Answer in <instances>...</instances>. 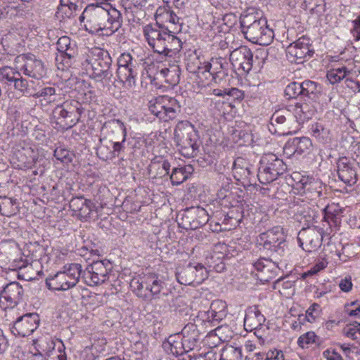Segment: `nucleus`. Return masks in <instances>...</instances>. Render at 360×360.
Segmentation results:
<instances>
[{
    "instance_id": "nucleus-1",
    "label": "nucleus",
    "mask_w": 360,
    "mask_h": 360,
    "mask_svg": "<svg viewBox=\"0 0 360 360\" xmlns=\"http://www.w3.org/2000/svg\"><path fill=\"white\" fill-rule=\"evenodd\" d=\"M79 20L84 22L86 30L91 33L109 30L117 32L122 26L123 18L120 11L109 4H89L86 6Z\"/></svg>"
},
{
    "instance_id": "nucleus-2",
    "label": "nucleus",
    "mask_w": 360,
    "mask_h": 360,
    "mask_svg": "<svg viewBox=\"0 0 360 360\" xmlns=\"http://www.w3.org/2000/svg\"><path fill=\"white\" fill-rule=\"evenodd\" d=\"M81 65L82 70L96 81L111 82L113 76L112 58L108 51L98 47L89 50L83 56Z\"/></svg>"
},
{
    "instance_id": "nucleus-3",
    "label": "nucleus",
    "mask_w": 360,
    "mask_h": 360,
    "mask_svg": "<svg viewBox=\"0 0 360 360\" xmlns=\"http://www.w3.org/2000/svg\"><path fill=\"white\" fill-rule=\"evenodd\" d=\"M0 82L8 87L13 89L23 96H34L35 98L43 97L48 103L54 101L52 97L56 94V89L53 87H44L34 93L31 84L22 77L18 70L10 66H4L0 68Z\"/></svg>"
},
{
    "instance_id": "nucleus-4",
    "label": "nucleus",
    "mask_w": 360,
    "mask_h": 360,
    "mask_svg": "<svg viewBox=\"0 0 360 360\" xmlns=\"http://www.w3.org/2000/svg\"><path fill=\"white\" fill-rule=\"evenodd\" d=\"M240 24L241 32L248 41L261 46H267L272 41L274 31L269 27L265 18L246 13L240 16Z\"/></svg>"
},
{
    "instance_id": "nucleus-5",
    "label": "nucleus",
    "mask_w": 360,
    "mask_h": 360,
    "mask_svg": "<svg viewBox=\"0 0 360 360\" xmlns=\"http://www.w3.org/2000/svg\"><path fill=\"white\" fill-rule=\"evenodd\" d=\"M174 141L182 155L191 158L198 150L199 136L194 126L188 121L178 122L174 129Z\"/></svg>"
},
{
    "instance_id": "nucleus-6",
    "label": "nucleus",
    "mask_w": 360,
    "mask_h": 360,
    "mask_svg": "<svg viewBox=\"0 0 360 360\" xmlns=\"http://www.w3.org/2000/svg\"><path fill=\"white\" fill-rule=\"evenodd\" d=\"M84 112L82 104L71 100L58 105L52 112V120L61 129H68L75 126Z\"/></svg>"
},
{
    "instance_id": "nucleus-7",
    "label": "nucleus",
    "mask_w": 360,
    "mask_h": 360,
    "mask_svg": "<svg viewBox=\"0 0 360 360\" xmlns=\"http://www.w3.org/2000/svg\"><path fill=\"white\" fill-rule=\"evenodd\" d=\"M82 273V265L77 263L66 264L63 271L46 278V283L49 289L65 291L72 288L79 282Z\"/></svg>"
},
{
    "instance_id": "nucleus-8",
    "label": "nucleus",
    "mask_w": 360,
    "mask_h": 360,
    "mask_svg": "<svg viewBox=\"0 0 360 360\" xmlns=\"http://www.w3.org/2000/svg\"><path fill=\"white\" fill-rule=\"evenodd\" d=\"M286 170V165L276 155L264 154L259 161L257 179L261 184H267L283 174Z\"/></svg>"
},
{
    "instance_id": "nucleus-9",
    "label": "nucleus",
    "mask_w": 360,
    "mask_h": 360,
    "mask_svg": "<svg viewBox=\"0 0 360 360\" xmlns=\"http://www.w3.org/2000/svg\"><path fill=\"white\" fill-rule=\"evenodd\" d=\"M0 266L16 271L28 267V262L23 259L19 246L13 240L0 243Z\"/></svg>"
},
{
    "instance_id": "nucleus-10",
    "label": "nucleus",
    "mask_w": 360,
    "mask_h": 360,
    "mask_svg": "<svg viewBox=\"0 0 360 360\" xmlns=\"http://www.w3.org/2000/svg\"><path fill=\"white\" fill-rule=\"evenodd\" d=\"M269 131L273 134L285 136L296 132L298 124L291 111L286 108L276 110L270 118Z\"/></svg>"
},
{
    "instance_id": "nucleus-11",
    "label": "nucleus",
    "mask_w": 360,
    "mask_h": 360,
    "mask_svg": "<svg viewBox=\"0 0 360 360\" xmlns=\"http://www.w3.org/2000/svg\"><path fill=\"white\" fill-rule=\"evenodd\" d=\"M148 108L152 114L164 122L174 119L181 110L178 101L167 96H160L150 101Z\"/></svg>"
},
{
    "instance_id": "nucleus-12",
    "label": "nucleus",
    "mask_w": 360,
    "mask_h": 360,
    "mask_svg": "<svg viewBox=\"0 0 360 360\" xmlns=\"http://www.w3.org/2000/svg\"><path fill=\"white\" fill-rule=\"evenodd\" d=\"M178 282L182 285H199L205 281L208 275L205 267L200 263H188L178 266L176 271Z\"/></svg>"
},
{
    "instance_id": "nucleus-13",
    "label": "nucleus",
    "mask_w": 360,
    "mask_h": 360,
    "mask_svg": "<svg viewBox=\"0 0 360 360\" xmlns=\"http://www.w3.org/2000/svg\"><path fill=\"white\" fill-rule=\"evenodd\" d=\"M111 268V263L108 260L93 262L82 271V278L89 286L101 285L109 278Z\"/></svg>"
},
{
    "instance_id": "nucleus-14",
    "label": "nucleus",
    "mask_w": 360,
    "mask_h": 360,
    "mask_svg": "<svg viewBox=\"0 0 360 360\" xmlns=\"http://www.w3.org/2000/svg\"><path fill=\"white\" fill-rule=\"evenodd\" d=\"M263 247L272 250L278 256H282L285 252V239L283 229L277 226L259 235Z\"/></svg>"
},
{
    "instance_id": "nucleus-15",
    "label": "nucleus",
    "mask_w": 360,
    "mask_h": 360,
    "mask_svg": "<svg viewBox=\"0 0 360 360\" xmlns=\"http://www.w3.org/2000/svg\"><path fill=\"white\" fill-rule=\"evenodd\" d=\"M56 49L59 55L56 56V60L63 64L64 68L72 66L76 62L77 56V49L75 43L72 42L70 38L68 36H63L58 39L56 43ZM58 68H60L58 66Z\"/></svg>"
},
{
    "instance_id": "nucleus-16",
    "label": "nucleus",
    "mask_w": 360,
    "mask_h": 360,
    "mask_svg": "<svg viewBox=\"0 0 360 360\" xmlns=\"http://www.w3.org/2000/svg\"><path fill=\"white\" fill-rule=\"evenodd\" d=\"M323 229L317 226L303 228L297 235V241L302 249L313 252L321 247L323 241Z\"/></svg>"
},
{
    "instance_id": "nucleus-17",
    "label": "nucleus",
    "mask_w": 360,
    "mask_h": 360,
    "mask_svg": "<svg viewBox=\"0 0 360 360\" xmlns=\"http://www.w3.org/2000/svg\"><path fill=\"white\" fill-rule=\"evenodd\" d=\"M314 53L311 49L310 39L302 37L290 44L286 49V56L290 63H302L304 58L310 57Z\"/></svg>"
},
{
    "instance_id": "nucleus-18",
    "label": "nucleus",
    "mask_w": 360,
    "mask_h": 360,
    "mask_svg": "<svg viewBox=\"0 0 360 360\" xmlns=\"http://www.w3.org/2000/svg\"><path fill=\"white\" fill-rule=\"evenodd\" d=\"M18 59L23 63L18 70L20 72L21 71L25 75L36 79H40L46 75V72L43 62L37 59L35 56L22 55L18 56Z\"/></svg>"
},
{
    "instance_id": "nucleus-19",
    "label": "nucleus",
    "mask_w": 360,
    "mask_h": 360,
    "mask_svg": "<svg viewBox=\"0 0 360 360\" xmlns=\"http://www.w3.org/2000/svg\"><path fill=\"white\" fill-rule=\"evenodd\" d=\"M39 317L36 313L25 314L17 319L11 328V333L17 336L30 335L39 326Z\"/></svg>"
},
{
    "instance_id": "nucleus-20",
    "label": "nucleus",
    "mask_w": 360,
    "mask_h": 360,
    "mask_svg": "<svg viewBox=\"0 0 360 360\" xmlns=\"http://www.w3.org/2000/svg\"><path fill=\"white\" fill-rule=\"evenodd\" d=\"M164 283L155 274H149L141 278V281L133 280L131 283V287L134 291L140 297H143L146 295L142 293L143 288L151 292L153 295L159 294L163 288Z\"/></svg>"
},
{
    "instance_id": "nucleus-21",
    "label": "nucleus",
    "mask_w": 360,
    "mask_h": 360,
    "mask_svg": "<svg viewBox=\"0 0 360 360\" xmlns=\"http://www.w3.org/2000/svg\"><path fill=\"white\" fill-rule=\"evenodd\" d=\"M252 53L246 46L234 49L229 55V60L233 67L244 72H249L252 68Z\"/></svg>"
},
{
    "instance_id": "nucleus-22",
    "label": "nucleus",
    "mask_w": 360,
    "mask_h": 360,
    "mask_svg": "<svg viewBox=\"0 0 360 360\" xmlns=\"http://www.w3.org/2000/svg\"><path fill=\"white\" fill-rule=\"evenodd\" d=\"M143 35L154 52L157 51L161 41L169 32V29L159 22L149 24L143 27Z\"/></svg>"
},
{
    "instance_id": "nucleus-23",
    "label": "nucleus",
    "mask_w": 360,
    "mask_h": 360,
    "mask_svg": "<svg viewBox=\"0 0 360 360\" xmlns=\"http://www.w3.org/2000/svg\"><path fill=\"white\" fill-rule=\"evenodd\" d=\"M169 169L170 164L167 160L161 156L155 157L148 167L149 178L162 184L163 180H167Z\"/></svg>"
},
{
    "instance_id": "nucleus-24",
    "label": "nucleus",
    "mask_w": 360,
    "mask_h": 360,
    "mask_svg": "<svg viewBox=\"0 0 360 360\" xmlns=\"http://www.w3.org/2000/svg\"><path fill=\"white\" fill-rule=\"evenodd\" d=\"M253 265L257 271V278L262 283L274 278L279 271L278 263L269 259L260 258Z\"/></svg>"
},
{
    "instance_id": "nucleus-25",
    "label": "nucleus",
    "mask_w": 360,
    "mask_h": 360,
    "mask_svg": "<svg viewBox=\"0 0 360 360\" xmlns=\"http://www.w3.org/2000/svg\"><path fill=\"white\" fill-rule=\"evenodd\" d=\"M181 47V41L169 31L161 41L159 46L160 49H158L155 53L168 58H172L179 52Z\"/></svg>"
},
{
    "instance_id": "nucleus-26",
    "label": "nucleus",
    "mask_w": 360,
    "mask_h": 360,
    "mask_svg": "<svg viewBox=\"0 0 360 360\" xmlns=\"http://www.w3.org/2000/svg\"><path fill=\"white\" fill-rule=\"evenodd\" d=\"M339 179L345 184L353 185L356 182L357 174L354 164L350 162L346 157L340 158L338 163Z\"/></svg>"
},
{
    "instance_id": "nucleus-27",
    "label": "nucleus",
    "mask_w": 360,
    "mask_h": 360,
    "mask_svg": "<svg viewBox=\"0 0 360 360\" xmlns=\"http://www.w3.org/2000/svg\"><path fill=\"white\" fill-rule=\"evenodd\" d=\"M226 304L225 302L217 300H214L210 309L204 313V320L211 323L213 326L218 324L226 316Z\"/></svg>"
},
{
    "instance_id": "nucleus-28",
    "label": "nucleus",
    "mask_w": 360,
    "mask_h": 360,
    "mask_svg": "<svg viewBox=\"0 0 360 360\" xmlns=\"http://www.w3.org/2000/svg\"><path fill=\"white\" fill-rule=\"evenodd\" d=\"M228 63L221 57L212 58L210 62L207 63V68L202 71L208 70L210 72H214L209 73V76L212 77L215 83H218L228 75Z\"/></svg>"
},
{
    "instance_id": "nucleus-29",
    "label": "nucleus",
    "mask_w": 360,
    "mask_h": 360,
    "mask_svg": "<svg viewBox=\"0 0 360 360\" xmlns=\"http://www.w3.org/2000/svg\"><path fill=\"white\" fill-rule=\"evenodd\" d=\"M233 174L234 178L240 181L243 184H252V175L248 163L243 158H237L232 167Z\"/></svg>"
},
{
    "instance_id": "nucleus-30",
    "label": "nucleus",
    "mask_w": 360,
    "mask_h": 360,
    "mask_svg": "<svg viewBox=\"0 0 360 360\" xmlns=\"http://www.w3.org/2000/svg\"><path fill=\"white\" fill-rule=\"evenodd\" d=\"M181 335L183 344L187 351H191L197 347L200 339V332L197 325L188 323L181 330Z\"/></svg>"
},
{
    "instance_id": "nucleus-31",
    "label": "nucleus",
    "mask_w": 360,
    "mask_h": 360,
    "mask_svg": "<svg viewBox=\"0 0 360 360\" xmlns=\"http://www.w3.org/2000/svg\"><path fill=\"white\" fill-rule=\"evenodd\" d=\"M266 319L260 311L256 307L248 309L245 319L244 327L248 331H252L257 328L262 327Z\"/></svg>"
},
{
    "instance_id": "nucleus-32",
    "label": "nucleus",
    "mask_w": 360,
    "mask_h": 360,
    "mask_svg": "<svg viewBox=\"0 0 360 360\" xmlns=\"http://www.w3.org/2000/svg\"><path fill=\"white\" fill-rule=\"evenodd\" d=\"M314 112L315 107L311 103L298 102L294 105L293 117L298 125L309 120Z\"/></svg>"
},
{
    "instance_id": "nucleus-33",
    "label": "nucleus",
    "mask_w": 360,
    "mask_h": 360,
    "mask_svg": "<svg viewBox=\"0 0 360 360\" xmlns=\"http://www.w3.org/2000/svg\"><path fill=\"white\" fill-rule=\"evenodd\" d=\"M103 129L107 130L111 141L123 139L126 140L127 130L124 123L117 119L111 120L105 122Z\"/></svg>"
},
{
    "instance_id": "nucleus-34",
    "label": "nucleus",
    "mask_w": 360,
    "mask_h": 360,
    "mask_svg": "<svg viewBox=\"0 0 360 360\" xmlns=\"http://www.w3.org/2000/svg\"><path fill=\"white\" fill-rule=\"evenodd\" d=\"M163 347L167 352H171L172 354L179 356L184 353L188 352L183 344V340L180 334L170 335L167 340L163 342Z\"/></svg>"
},
{
    "instance_id": "nucleus-35",
    "label": "nucleus",
    "mask_w": 360,
    "mask_h": 360,
    "mask_svg": "<svg viewBox=\"0 0 360 360\" xmlns=\"http://www.w3.org/2000/svg\"><path fill=\"white\" fill-rule=\"evenodd\" d=\"M183 14H178V11L175 13L172 8H158L155 13V20L157 21L156 23L159 22L162 24L165 22H169L172 24H179L180 17L179 15H182Z\"/></svg>"
},
{
    "instance_id": "nucleus-36",
    "label": "nucleus",
    "mask_w": 360,
    "mask_h": 360,
    "mask_svg": "<svg viewBox=\"0 0 360 360\" xmlns=\"http://www.w3.org/2000/svg\"><path fill=\"white\" fill-rule=\"evenodd\" d=\"M302 96L307 97L312 101H316L321 93V86L316 82L311 80H304L302 82Z\"/></svg>"
},
{
    "instance_id": "nucleus-37",
    "label": "nucleus",
    "mask_w": 360,
    "mask_h": 360,
    "mask_svg": "<svg viewBox=\"0 0 360 360\" xmlns=\"http://www.w3.org/2000/svg\"><path fill=\"white\" fill-rule=\"evenodd\" d=\"M187 217L197 220L198 224H205L208 221V213L206 210L199 205L191 206L184 209Z\"/></svg>"
},
{
    "instance_id": "nucleus-38",
    "label": "nucleus",
    "mask_w": 360,
    "mask_h": 360,
    "mask_svg": "<svg viewBox=\"0 0 360 360\" xmlns=\"http://www.w3.org/2000/svg\"><path fill=\"white\" fill-rule=\"evenodd\" d=\"M82 8V0H61L59 11L64 12L65 14L70 18L77 11Z\"/></svg>"
},
{
    "instance_id": "nucleus-39",
    "label": "nucleus",
    "mask_w": 360,
    "mask_h": 360,
    "mask_svg": "<svg viewBox=\"0 0 360 360\" xmlns=\"http://www.w3.org/2000/svg\"><path fill=\"white\" fill-rule=\"evenodd\" d=\"M323 211L325 212V217L336 223L343 217L345 207H340V204H327L323 208Z\"/></svg>"
},
{
    "instance_id": "nucleus-40",
    "label": "nucleus",
    "mask_w": 360,
    "mask_h": 360,
    "mask_svg": "<svg viewBox=\"0 0 360 360\" xmlns=\"http://www.w3.org/2000/svg\"><path fill=\"white\" fill-rule=\"evenodd\" d=\"M352 74L346 67L333 68L327 72V78L331 84H335Z\"/></svg>"
},
{
    "instance_id": "nucleus-41",
    "label": "nucleus",
    "mask_w": 360,
    "mask_h": 360,
    "mask_svg": "<svg viewBox=\"0 0 360 360\" xmlns=\"http://www.w3.org/2000/svg\"><path fill=\"white\" fill-rule=\"evenodd\" d=\"M242 349L232 345L225 346L221 353L220 360H242Z\"/></svg>"
},
{
    "instance_id": "nucleus-42",
    "label": "nucleus",
    "mask_w": 360,
    "mask_h": 360,
    "mask_svg": "<svg viewBox=\"0 0 360 360\" xmlns=\"http://www.w3.org/2000/svg\"><path fill=\"white\" fill-rule=\"evenodd\" d=\"M79 212L77 213V217L81 219H86L94 217V214H96V217L98 215V212L103 208V204H98V207H95V204H81Z\"/></svg>"
},
{
    "instance_id": "nucleus-43",
    "label": "nucleus",
    "mask_w": 360,
    "mask_h": 360,
    "mask_svg": "<svg viewBox=\"0 0 360 360\" xmlns=\"http://www.w3.org/2000/svg\"><path fill=\"white\" fill-rule=\"evenodd\" d=\"M136 74L135 67H118L117 70V76L122 82H128L129 84L131 82L134 84Z\"/></svg>"
},
{
    "instance_id": "nucleus-44",
    "label": "nucleus",
    "mask_w": 360,
    "mask_h": 360,
    "mask_svg": "<svg viewBox=\"0 0 360 360\" xmlns=\"http://www.w3.org/2000/svg\"><path fill=\"white\" fill-rule=\"evenodd\" d=\"M291 140L295 148L297 155H301L304 154L311 147V141L307 137H295Z\"/></svg>"
},
{
    "instance_id": "nucleus-45",
    "label": "nucleus",
    "mask_w": 360,
    "mask_h": 360,
    "mask_svg": "<svg viewBox=\"0 0 360 360\" xmlns=\"http://www.w3.org/2000/svg\"><path fill=\"white\" fill-rule=\"evenodd\" d=\"M216 200H226L227 202H241L240 200L236 198V193H233V191L229 189V186H228L227 188H221L218 191Z\"/></svg>"
},
{
    "instance_id": "nucleus-46",
    "label": "nucleus",
    "mask_w": 360,
    "mask_h": 360,
    "mask_svg": "<svg viewBox=\"0 0 360 360\" xmlns=\"http://www.w3.org/2000/svg\"><path fill=\"white\" fill-rule=\"evenodd\" d=\"M230 248H232L230 245H226L224 243H217L214 245L212 248L213 255L212 258H216L217 260L224 259L227 257L230 253Z\"/></svg>"
},
{
    "instance_id": "nucleus-47",
    "label": "nucleus",
    "mask_w": 360,
    "mask_h": 360,
    "mask_svg": "<svg viewBox=\"0 0 360 360\" xmlns=\"http://www.w3.org/2000/svg\"><path fill=\"white\" fill-rule=\"evenodd\" d=\"M9 296L16 298L17 300L20 301L23 293L22 286L17 282H12L8 284L2 290Z\"/></svg>"
},
{
    "instance_id": "nucleus-48",
    "label": "nucleus",
    "mask_w": 360,
    "mask_h": 360,
    "mask_svg": "<svg viewBox=\"0 0 360 360\" xmlns=\"http://www.w3.org/2000/svg\"><path fill=\"white\" fill-rule=\"evenodd\" d=\"M188 174L186 168H174L169 176L171 182L173 185H179L188 179Z\"/></svg>"
},
{
    "instance_id": "nucleus-49",
    "label": "nucleus",
    "mask_w": 360,
    "mask_h": 360,
    "mask_svg": "<svg viewBox=\"0 0 360 360\" xmlns=\"http://www.w3.org/2000/svg\"><path fill=\"white\" fill-rule=\"evenodd\" d=\"M103 139H101L100 141L101 142V146L97 149V155L100 158V159L107 161L109 160H112V150H110V146L112 145V141H105V143H102Z\"/></svg>"
},
{
    "instance_id": "nucleus-50",
    "label": "nucleus",
    "mask_w": 360,
    "mask_h": 360,
    "mask_svg": "<svg viewBox=\"0 0 360 360\" xmlns=\"http://www.w3.org/2000/svg\"><path fill=\"white\" fill-rule=\"evenodd\" d=\"M285 94L288 98H297L298 96H302V82H292L289 84L285 87Z\"/></svg>"
},
{
    "instance_id": "nucleus-51",
    "label": "nucleus",
    "mask_w": 360,
    "mask_h": 360,
    "mask_svg": "<svg viewBox=\"0 0 360 360\" xmlns=\"http://www.w3.org/2000/svg\"><path fill=\"white\" fill-rule=\"evenodd\" d=\"M168 77L166 82L170 84H176L179 82L181 70L178 65H169L167 70Z\"/></svg>"
},
{
    "instance_id": "nucleus-52",
    "label": "nucleus",
    "mask_w": 360,
    "mask_h": 360,
    "mask_svg": "<svg viewBox=\"0 0 360 360\" xmlns=\"http://www.w3.org/2000/svg\"><path fill=\"white\" fill-rule=\"evenodd\" d=\"M54 156L62 162L68 164L72 161L74 155L65 148H57L54 150Z\"/></svg>"
},
{
    "instance_id": "nucleus-53",
    "label": "nucleus",
    "mask_w": 360,
    "mask_h": 360,
    "mask_svg": "<svg viewBox=\"0 0 360 360\" xmlns=\"http://www.w3.org/2000/svg\"><path fill=\"white\" fill-rule=\"evenodd\" d=\"M19 302L16 298L9 296L3 291L0 293V307L4 310L8 308H13Z\"/></svg>"
},
{
    "instance_id": "nucleus-54",
    "label": "nucleus",
    "mask_w": 360,
    "mask_h": 360,
    "mask_svg": "<svg viewBox=\"0 0 360 360\" xmlns=\"http://www.w3.org/2000/svg\"><path fill=\"white\" fill-rule=\"evenodd\" d=\"M323 0H305L306 7L311 13L321 14L324 12Z\"/></svg>"
},
{
    "instance_id": "nucleus-55",
    "label": "nucleus",
    "mask_w": 360,
    "mask_h": 360,
    "mask_svg": "<svg viewBox=\"0 0 360 360\" xmlns=\"http://www.w3.org/2000/svg\"><path fill=\"white\" fill-rule=\"evenodd\" d=\"M342 333L347 338L356 340V333L360 334V323L354 322L352 324L347 325L343 328Z\"/></svg>"
},
{
    "instance_id": "nucleus-56",
    "label": "nucleus",
    "mask_w": 360,
    "mask_h": 360,
    "mask_svg": "<svg viewBox=\"0 0 360 360\" xmlns=\"http://www.w3.org/2000/svg\"><path fill=\"white\" fill-rule=\"evenodd\" d=\"M188 0H163L167 7L178 10V14H184L186 4Z\"/></svg>"
},
{
    "instance_id": "nucleus-57",
    "label": "nucleus",
    "mask_w": 360,
    "mask_h": 360,
    "mask_svg": "<svg viewBox=\"0 0 360 360\" xmlns=\"http://www.w3.org/2000/svg\"><path fill=\"white\" fill-rule=\"evenodd\" d=\"M317 336L314 332L309 331L301 335L297 340V344L301 347H304L306 345L316 343Z\"/></svg>"
},
{
    "instance_id": "nucleus-58",
    "label": "nucleus",
    "mask_w": 360,
    "mask_h": 360,
    "mask_svg": "<svg viewBox=\"0 0 360 360\" xmlns=\"http://www.w3.org/2000/svg\"><path fill=\"white\" fill-rule=\"evenodd\" d=\"M311 131L312 136L320 141H326L328 134V131L319 124L313 125L311 127Z\"/></svg>"
},
{
    "instance_id": "nucleus-59",
    "label": "nucleus",
    "mask_w": 360,
    "mask_h": 360,
    "mask_svg": "<svg viewBox=\"0 0 360 360\" xmlns=\"http://www.w3.org/2000/svg\"><path fill=\"white\" fill-rule=\"evenodd\" d=\"M112 141V158H115L116 157H119L121 152L124 151L125 146L124 143L126 140H123V139H120Z\"/></svg>"
},
{
    "instance_id": "nucleus-60",
    "label": "nucleus",
    "mask_w": 360,
    "mask_h": 360,
    "mask_svg": "<svg viewBox=\"0 0 360 360\" xmlns=\"http://www.w3.org/2000/svg\"><path fill=\"white\" fill-rule=\"evenodd\" d=\"M321 311V307L319 304L314 303L306 311V318L309 322H313L316 318L319 315Z\"/></svg>"
},
{
    "instance_id": "nucleus-61",
    "label": "nucleus",
    "mask_w": 360,
    "mask_h": 360,
    "mask_svg": "<svg viewBox=\"0 0 360 360\" xmlns=\"http://www.w3.org/2000/svg\"><path fill=\"white\" fill-rule=\"evenodd\" d=\"M237 21L236 16L233 13H226L222 18V25L224 27L222 28L224 32L229 31L230 28L232 27Z\"/></svg>"
},
{
    "instance_id": "nucleus-62",
    "label": "nucleus",
    "mask_w": 360,
    "mask_h": 360,
    "mask_svg": "<svg viewBox=\"0 0 360 360\" xmlns=\"http://www.w3.org/2000/svg\"><path fill=\"white\" fill-rule=\"evenodd\" d=\"M132 56L129 53H122L117 60L118 67H135Z\"/></svg>"
},
{
    "instance_id": "nucleus-63",
    "label": "nucleus",
    "mask_w": 360,
    "mask_h": 360,
    "mask_svg": "<svg viewBox=\"0 0 360 360\" xmlns=\"http://www.w3.org/2000/svg\"><path fill=\"white\" fill-rule=\"evenodd\" d=\"M15 204H2L1 215L11 217L19 212L18 206H14Z\"/></svg>"
},
{
    "instance_id": "nucleus-64",
    "label": "nucleus",
    "mask_w": 360,
    "mask_h": 360,
    "mask_svg": "<svg viewBox=\"0 0 360 360\" xmlns=\"http://www.w3.org/2000/svg\"><path fill=\"white\" fill-rule=\"evenodd\" d=\"M46 360H67V357L65 352L53 349L48 354Z\"/></svg>"
}]
</instances>
